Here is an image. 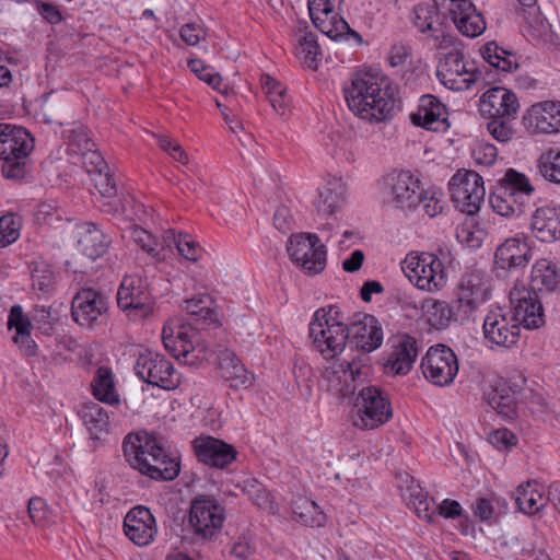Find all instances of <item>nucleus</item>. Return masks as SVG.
<instances>
[{
    "mask_svg": "<svg viewBox=\"0 0 560 560\" xmlns=\"http://www.w3.org/2000/svg\"><path fill=\"white\" fill-rule=\"evenodd\" d=\"M397 86L378 73L355 72L343 94L349 109L369 121H384L399 109Z\"/></svg>",
    "mask_w": 560,
    "mask_h": 560,
    "instance_id": "obj_1",
    "label": "nucleus"
},
{
    "mask_svg": "<svg viewBox=\"0 0 560 560\" xmlns=\"http://www.w3.org/2000/svg\"><path fill=\"white\" fill-rule=\"evenodd\" d=\"M122 450L130 467L153 480H173L179 474L178 458L171 456L162 438L153 433H129L124 439Z\"/></svg>",
    "mask_w": 560,
    "mask_h": 560,
    "instance_id": "obj_2",
    "label": "nucleus"
},
{
    "mask_svg": "<svg viewBox=\"0 0 560 560\" xmlns=\"http://www.w3.org/2000/svg\"><path fill=\"white\" fill-rule=\"evenodd\" d=\"M34 147L35 140L25 128L0 122V172L5 179L26 177Z\"/></svg>",
    "mask_w": 560,
    "mask_h": 560,
    "instance_id": "obj_3",
    "label": "nucleus"
},
{
    "mask_svg": "<svg viewBox=\"0 0 560 560\" xmlns=\"http://www.w3.org/2000/svg\"><path fill=\"white\" fill-rule=\"evenodd\" d=\"M224 508L214 498L199 494L192 499L184 538L192 545H205L221 533Z\"/></svg>",
    "mask_w": 560,
    "mask_h": 560,
    "instance_id": "obj_4",
    "label": "nucleus"
},
{
    "mask_svg": "<svg viewBox=\"0 0 560 560\" xmlns=\"http://www.w3.org/2000/svg\"><path fill=\"white\" fill-rule=\"evenodd\" d=\"M165 349L178 361L197 365L207 358L209 342L198 328L188 324L167 323L162 329Z\"/></svg>",
    "mask_w": 560,
    "mask_h": 560,
    "instance_id": "obj_5",
    "label": "nucleus"
},
{
    "mask_svg": "<svg viewBox=\"0 0 560 560\" xmlns=\"http://www.w3.org/2000/svg\"><path fill=\"white\" fill-rule=\"evenodd\" d=\"M338 311L334 307L319 308L310 323V337L315 348L326 358L332 359L340 354L349 339L348 326L332 315Z\"/></svg>",
    "mask_w": 560,
    "mask_h": 560,
    "instance_id": "obj_6",
    "label": "nucleus"
},
{
    "mask_svg": "<svg viewBox=\"0 0 560 560\" xmlns=\"http://www.w3.org/2000/svg\"><path fill=\"white\" fill-rule=\"evenodd\" d=\"M287 250L293 264L306 275H318L326 268L327 249L315 233L292 235Z\"/></svg>",
    "mask_w": 560,
    "mask_h": 560,
    "instance_id": "obj_7",
    "label": "nucleus"
},
{
    "mask_svg": "<svg viewBox=\"0 0 560 560\" xmlns=\"http://www.w3.org/2000/svg\"><path fill=\"white\" fill-rule=\"evenodd\" d=\"M436 75L443 85L453 91H466L482 78L475 62L458 49L445 54L439 61Z\"/></svg>",
    "mask_w": 560,
    "mask_h": 560,
    "instance_id": "obj_8",
    "label": "nucleus"
},
{
    "mask_svg": "<svg viewBox=\"0 0 560 560\" xmlns=\"http://www.w3.org/2000/svg\"><path fill=\"white\" fill-rule=\"evenodd\" d=\"M387 202L401 211H415L424 197L421 180L409 171L393 172L384 178Z\"/></svg>",
    "mask_w": 560,
    "mask_h": 560,
    "instance_id": "obj_9",
    "label": "nucleus"
},
{
    "mask_svg": "<svg viewBox=\"0 0 560 560\" xmlns=\"http://www.w3.org/2000/svg\"><path fill=\"white\" fill-rule=\"evenodd\" d=\"M117 305L132 319L152 314L154 301L147 280L139 275L125 276L117 292Z\"/></svg>",
    "mask_w": 560,
    "mask_h": 560,
    "instance_id": "obj_10",
    "label": "nucleus"
},
{
    "mask_svg": "<svg viewBox=\"0 0 560 560\" xmlns=\"http://www.w3.org/2000/svg\"><path fill=\"white\" fill-rule=\"evenodd\" d=\"M354 406L358 408V419L354 424L362 429L378 428L393 416L388 397L380 387L374 385L359 389Z\"/></svg>",
    "mask_w": 560,
    "mask_h": 560,
    "instance_id": "obj_11",
    "label": "nucleus"
},
{
    "mask_svg": "<svg viewBox=\"0 0 560 560\" xmlns=\"http://www.w3.org/2000/svg\"><path fill=\"white\" fill-rule=\"evenodd\" d=\"M451 199L464 213H476L486 195L482 177L475 171L458 170L448 182Z\"/></svg>",
    "mask_w": 560,
    "mask_h": 560,
    "instance_id": "obj_12",
    "label": "nucleus"
},
{
    "mask_svg": "<svg viewBox=\"0 0 560 560\" xmlns=\"http://www.w3.org/2000/svg\"><path fill=\"white\" fill-rule=\"evenodd\" d=\"M135 371L143 382L163 389L171 390L179 384V375L172 362L148 349L139 353Z\"/></svg>",
    "mask_w": 560,
    "mask_h": 560,
    "instance_id": "obj_13",
    "label": "nucleus"
},
{
    "mask_svg": "<svg viewBox=\"0 0 560 560\" xmlns=\"http://www.w3.org/2000/svg\"><path fill=\"white\" fill-rule=\"evenodd\" d=\"M362 383L360 366L349 361L329 362L323 370L320 386L327 392L343 398L353 397Z\"/></svg>",
    "mask_w": 560,
    "mask_h": 560,
    "instance_id": "obj_14",
    "label": "nucleus"
},
{
    "mask_svg": "<svg viewBox=\"0 0 560 560\" xmlns=\"http://www.w3.org/2000/svg\"><path fill=\"white\" fill-rule=\"evenodd\" d=\"M458 369L455 352L445 345L430 347L421 360V370L424 377L438 386L452 384Z\"/></svg>",
    "mask_w": 560,
    "mask_h": 560,
    "instance_id": "obj_15",
    "label": "nucleus"
},
{
    "mask_svg": "<svg viewBox=\"0 0 560 560\" xmlns=\"http://www.w3.org/2000/svg\"><path fill=\"white\" fill-rule=\"evenodd\" d=\"M533 258L529 238L525 234L504 240L494 253V270L500 278H506L510 272L524 269Z\"/></svg>",
    "mask_w": 560,
    "mask_h": 560,
    "instance_id": "obj_16",
    "label": "nucleus"
},
{
    "mask_svg": "<svg viewBox=\"0 0 560 560\" xmlns=\"http://www.w3.org/2000/svg\"><path fill=\"white\" fill-rule=\"evenodd\" d=\"M482 331L485 340L491 348H512L518 342L521 336L518 322L501 307L488 312L483 319Z\"/></svg>",
    "mask_w": 560,
    "mask_h": 560,
    "instance_id": "obj_17",
    "label": "nucleus"
},
{
    "mask_svg": "<svg viewBox=\"0 0 560 560\" xmlns=\"http://www.w3.org/2000/svg\"><path fill=\"white\" fill-rule=\"evenodd\" d=\"M485 300L482 278L479 273H465L457 288V296L448 303L453 322H467Z\"/></svg>",
    "mask_w": 560,
    "mask_h": 560,
    "instance_id": "obj_18",
    "label": "nucleus"
},
{
    "mask_svg": "<svg viewBox=\"0 0 560 560\" xmlns=\"http://www.w3.org/2000/svg\"><path fill=\"white\" fill-rule=\"evenodd\" d=\"M410 280L421 290L434 291L442 289L446 283L444 265L433 254H421L405 261L402 267Z\"/></svg>",
    "mask_w": 560,
    "mask_h": 560,
    "instance_id": "obj_19",
    "label": "nucleus"
},
{
    "mask_svg": "<svg viewBox=\"0 0 560 560\" xmlns=\"http://www.w3.org/2000/svg\"><path fill=\"white\" fill-rule=\"evenodd\" d=\"M217 365L221 376L230 382L231 387H248L252 385L254 376L246 370L236 354L223 345H210L207 348V358Z\"/></svg>",
    "mask_w": 560,
    "mask_h": 560,
    "instance_id": "obj_20",
    "label": "nucleus"
},
{
    "mask_svg": "<svg viewBox=\"0 0 560 560\" xmlns=\"http://www.w3.org/2000/svg\"><path fill=\"white\" fill-rule=\"evenodd\" d=\"M107 310V296L91 288L81 289L71 303L72 318L80 326L92 327Z\"/></svg>",
    "mask_w": 560,
    "mask_h": 560,
    "instance_id": "obj_21",
    "label": "nucleus"
},
{
    "mask_svg": "<svg viewBox=\"0 0 560 560\" xmlns=\"http://www.w3.org/2000/svg\"><path fill=\"white\" fill-rule=\"evenodd\" d=\"M419 353L415 337L404 334L392 340L390 351L384 363V372L388 375H407L413 366Z\"/></svg>",
    "mask_w": 560,
    "mask_h": 560,
    "instance_id": "obj_22",
    "label": "nucleus"
},
{
    "mask_svg": "<svg viewBox=\"0 0 560 560\" xmlns=\"http://www.w3.org/2000/svg\"><path fill=\"white\" fill-rule=\"evenodd\" d=\"M124 533L139 547L150 545L158 534L156 521L150 509L144 505L130 509L124 518Z\"/></svg>",
    "mask_w": 560,
    "mask_h": 560,
    "instance_id": "obj_23",
    "label": "nucleus"
},
{
    "mask_svg": "<svg viewBox=\"0 0 560 560\" xmlns=\"http://www.w3.org/2000/svg\"><path fill=\"white\" fill-rule=\"evenodd\" d=\"M523 124L533 133H559L560 101H544L533 104L524 114Z\"/></svg>",
    "mask_w": 560,
    "mask_h": 560,
    "instance_id": "obj_24",
    "label": "nucleus"
},
{
    "mask_svg": "<svg viewBox=\"0 0 560 560\" xmlns=\"http://www.w3.org/2000/svg\"><path fill=\"white\" fill-rule=\"evenodd\" d=\"M192 446L198 460L214 468L228 467L237 456V451L232 444L210 435L195 439Z\"/></svg>",
    "mask_w": 560,
    "mask_h": 560,
    "instance_id": "obj_25",
    "label": "nucleus"
},
{
    "mask_svg": "<svg viewBox=\"0 0 560 560\" xmlns=\"http://www.w3.org/2000/svg\"><path fill=\"white\" fill-rule=\"evenodd\" d=\"M513 316L527 329H537L545 324V314L541 302L534 290H514L510 293Z\"/></svg>",
    "mask_w": 560,
    "mask_h": 560,
    "instance_id": "obj_26",
    "label": "nucleus"
},
{
    "mask_svg": "<svg viewBox=\"0 0 560 560\" xmlns=\"http://www.w3.org/2000/svg\"><path fill=\"white\" fill-rule=\"evenodd\" d=\"M480 110L489 118L516 119L520 103L516 94L503 86H493L480 97Z\"/></svg>",
    "mask_w": 560,
    "mask_h": 560,
    "instance_id": "obj_27",
    "label": "nucleus"
},
{
    "mask_svg": "<svg viewBox=\"0 0 560 560\" xmlns=\"http://www.w3.org/2000/svg\"><path fill=\"white\" fill-rule=\"evenodd\" d=\"M439 9L434 3H419L413 8L411 21L420 33H431V37L438 42V48L444 49L453 44V38L444 32V21L440 19Z\"/></svg>",
    "mask_w": 560,
    "mask_h": 560,
    "instance_id": "obj_28",
    "label": "nucleus"
},
{
    "mask_svg": "<svg viewBox=\"0 0 560 560\" xmlns=\"http://www.w3.org/2000/svg\"><path fill=\"white\" fill-rule=\"evenodd\" d=\"M349 339L357 349L371 352L383 342L382 327L373 315L365 314L361 320L348 326Z\"/></svg>",
    "mask_w": 560,
    "mask_h": 560,
    "instance_id": "obj_29",
    "label": "nucleus"
},
{
    "mask_svg": "<svg viewBox=\"0 0 560 560\" xmlns=\"http://www.w3.org/2000/svg\"><path fill=\"white\" fill-rule=\"evenodd\" d=\"M410 119L416 126L438 130L447 121L446 107L436 96L425 94L420 97L418 108L410 115Z\"/></svg>",
    "mask_w": 560,
    "mask_h": 560,
    "instance_id": "obj_30",
    "label": "nucleus"
},
{
    "mask_svg": "<svg viewBox=\"0 0 560 560\" xmlns=\"http://www.w3.org/2000/svg\"><path fill=\"white\" fill-rule=\"evenodd\" d=\"M530 229L540 242L552 243L560 240V207L538 208L532 215Z\"/></svg>",
    "mask_w": 560,
    "mask_h": 560,
    "instance_id": "obj_31",
    "label": "nucleus"
},
{
    "mask_svg": "<svg viewBox=\"0 0 560 560\" xmlns=\"http://www.w3.org/2000/svg\"><path fill=\"white\" fill-rule=\"evenodd\" d=\"M457 30L467 37H477L486 30V22L471 0H462L456 9H448Z\"/></svg>",
    "mask_w": 560,
    "mask_h": 560,
    "instance_id": "obj_32",
    "label": "nucleus"
},
{
    "mask_svg": "<svg viewBox=\"0 0 560 560\" xmlns=\"http://www.w3.org/2000/svg\"><path fill=\"white\" fill-rule=\"evenodd\" d=\"M346 194L347 187L342 178L329 176L314 202L317 213L324 218L334 214L345 202Z\"/></svg>",
    "mask_w": 560,
    "mask_h": 560,
    "instance_id": "obj_33",
    "label": "nucleus"
},
{
    "mask_svg": "<svg viewBox=\"0 0 560 560\" xmlns=\"http://www.w3.org/2000/svg\"><path fill=\"white\" fill-rule=\"evenodd\" d=\"M78 416L90 433L91 439L100 440L109 431V415L97 402L89 401L80 406Z\"/></svg>",
    "mask_w": 560,
    "mask_h": 560,
    "instance_id": "obj_34",
    "label": "nucleus"
},
{
    "mask_svg": "<svg viewBox=\"0 0 560 560\" xmlns=\"http://www.w3.org/2000/svg\"><path fill=\"white\" fill-rule=\"evenodd\" d=\"M110 238L105 235L95 224L85 223L81 228L78 240V247L88 258L95 260L106 254Z\"/></svg>",
    "mask_w": 560,
    "mask_h": 560,
    "instance_id": "obj_35",
    "label": "nucleus"
},
{
    "mask_svg": "<svg viewBox=\"0 0 560 560\" xmlns=\"http://www.w3.org/2000/svg\"><path fill=\"white\" fill-rule=\"evenodd\" d=\"M312 21L322 33L331 39L339 40L353 38L357 44L362 43V36L349 26L348 22L340 13L323 16L315 15Z\"/></svg>",
    "mask_w": 560,
    "mask_h": 560,
    "instance_id": "obj_36",
    "label": "nucleus"
},
{
    "mask_svg": "<svg viewBox=\"0 0 560 560\" xmlns=\"http://www.w3.org/2000/svg\"><path fill=\"white\" fill-rule=\"evenodd\" d=\"M92 394L101 402L117 406L120 402L119 394L114 382L113 371L107 366H100L91 383Z\"/></svg>",
    "mask_w": 560,
    "mask_h": 560,
    "instance_id": "obj_37",
    "label": "nucleus"
},
{
    "mask_svg": "<svg viewBox=\"0 0 560 560\" xmlns=\"http://www.w3.org/2000/svg\"><path fill=\"white\" fill-rule=\"evenodd\" d=\"M560 284V273L558 272L557 265L551 260L541 258L538 259L532 268L530 285L532 290L553 291Z\"/></svg>",
    "mask_w": 560,
    "mask_h": 560,
    "instance_id": "obj_38",
    "label": "nucleus"
},
{
    "mask_svg": "<svg viewBox=\"0 0 560 560\" xmlns=\"http://www.w3.org/2000/svg\"><path fill=\"white\" fill-rule=\"evenodd\" d=\"M298 45L295 47V55L308 69H317V57L320 49L316 39V35L307 30V26L299 27L296 33Z\"/></svg>",
    "mask_w": 560,
    "mask_h": 560,
    "instance_id": "obj_39",
    "label": "nucleus"
},
{
    "mask_svg": "<svg viewBox=\"0 0 560 560\" xmlns=\"http://www.w3.org/2000/svg\"><path fill=\"white\" fill-rule=\"evenodd\" d=\"M182 308L202 324H218V313L211 295L203 293L183 302Z\"/></svg>",
    "mask_w": 560,
    "mask_h": 560,
    "instance_id": "obj_40",
    "label": "nucleus"
},
{
    "mask_svg": "<svg viewBox=\"0 0 560 560\" xmlns=\"http://www.w3.org/2000/svg\"><path fill=\"white\" fill-rule=\"evenodd\" d=\"M489 406L506 419L516 416L515 393L505 383L495 386L487 396Z\"/></svg>",
    "mask_w": 560,
    "mask_h": 560,
    "instance_id": "obj_41",
    "label": "nucleus"
},
{
    "mask_svg": "<svg viewBox=\"0 0 560 560\" xmlns=\"http://www.w3.org/2000/svg\"><path fill=\"white\" fill-rule=\"evenodd\" d=\"M489 199L493 211L502 217L520 215L524 212L525 200L518 199L498 185Z\"/></svg>",
    "mask_w": 560,
    "mask_h": 560,
    "instance_id": "obj_42",
    "label": "nucleus"
},
{
    "mask_svg": "<svg viewBox=\"0 0 560 560\" xmlns=\"http://www.w3.org/2000/svg\"><path fill=\"white\" fill-rule=\"evenodd\" d=\"M482 58L492 67L503 72H511L517 68V59L514 52L500 47L494 42H489L480 48Z\"/></svg>",
    "mask_w": 560,
    "mask_h": 560,
    "instance_id": "obj_43",
    "label": "nucleus"
},
{
    "mask_svg": "<svg viewBox=\"0 0 560 560\" xmlns=\"http://www.w3.org/2000/svg\"><path fill=\"white\" fill-rule=\"evenodd\" d=\"M498 186L505 188L508 192H512L521 200H525L534 192V187L528 177L514 170H506L504 176L499 179Z\"/></svg>",
    "mask_w": 560,
    "mask_h": 560,
    "instance_id": "obj_44",
    "label": "nucleus"
},
{
    "mask_svg": "<svg viewBox=\"0 0 560 560\" xmlns=\"http://www.w3.org/2000/svg\"><path fill=\"white\" fill-rule=\"evenodd\" d=\"M515 502L518 509L526 514L539 512L546 505V499L532 483L520 485L516 489Z\"/></svg>",
    "mask_w": 560,
    "mask_h": 560,
    "instance_id": "obj_45",
    "label": "nucleus"
},
{
    "mask_svg": "<svg viewBox=\"0 0 560 560\" xmlns=\"http://www.w3.org/2000/svg\"><path fill=\"white\" fill-rule=\"evenodd\" d=\"M293 514L298 522L310 527H320L326 523V515L320 508L311 500H300L293 508Z\"/></svg>",
    "mask_w": 560,
    "mask_h": 560,
    "instance_id": "obj_46",
    "label": "nucleus"
},
{
    "mask_svg": "<svg viewBox=\"0 0 560 560\" xmlns=\"http://www.w3.org/2000/svg\"><path fill=\"white\" fill-rule=\"evenodd\" d=\"M33 288L42 292H48L55 282V272L48 262L44 260L33 261L30 266Z\"/></svg>",
    "mask_w": 560,
    "mask_h": 560,
    "instance_id": "obj_47",
    "label": "nucleus"
},
{
    "mask_svg": "<svg viewBox=\"0 0 560 560\" xmlns=\"http://www.w3.org/2000/svg\"><path fill=\"white\" fill-rule=\"evenodd\" d=\"M65 218V211L55 201H43L37 205L34 220L37 224L56 226Z\"/></svg>",
    "mask_w": 560,
    "mask_h": 560,
    "instance_id": "obj_48",
    "label": "nucleus"
},
{
    "mask_svg": "<svg viewBox=\"0 0 560 560\" xmlns=\"http://www.w3.org/2000/svg\"><path fill=\"white\" fill-rule=\"evenodd\" d=\"M65 137L71 150L78 153H86V151H93V148H95V142L90 137L89 129L82 125L66 130Z\"/></svg>",
    "mask_w": 560,
    "mask_h": 560,
    "instance_id": "obj_49",
    "label": "nucleus"
},
{
    "mask_svg": "<svg viewBox=\"0 0 560 560\" xmlns=\"http://www.w3.org/2000/svg\"><path fill=\"white\" fill-rule=\"evenodd\" d=\"M538 170L545 179L560 185V151L544 153L538 161Z\"/></svg>",
    "mask_w": 560,
    "mask_h": 560,
    "instance_id": "obj_50",
    "label": "nucleus"
},
{
    "mask_svg": "<svg viewBox=\"0 0 560 560\" xmlns=\"http://www.w3.org/2000/svg\"><path fill=\"white\" fill-rule=\"evenodd\" d=\"M188 68L194 72L200 80L212 86L214 90L225 94L226 88L220 89L222 78L218 72H213L212 68L206 65L201 59H190L188 61Z\"/></svg>",
    "mask_w": 560,
    "mask_h": 560,
    "instance_id": "obj_51",
    "label": "nucleus"
},
{
    "mask_svg": "<svg viewBox=\"0 0 560 560\" xmlns=\"http://www.w3.org/2000/svg\"><path fill=\"white\" fill-rule=\"evenodd\" d=\"M21 220L14 214L0 218V248L14 243L20 236Z\"/></svg>",
    "mask_w": 560,
    "mask_h": 560,
    "instance_id": "obj_52",
    "label": "nucleus"
},
{
    "mask_svg": "<svg viewBox=\"0 0 560 560\" xmlns=\"http://www.w3.org/2000/svg\"><path fill=\"white\" fill-rule=\"evenodd\" d=\"M525 31L529 36H532L536 40L544 43L552 42L553 33L551 31L550 24L546 19L541 18L538 13H535L532 20L527 21Z\"/></svg>",
    "mask_w": 560,
    "mask_h": 560,
    "instance_id": "obj_53",
    "label": "nucleus"
},
{
    "mask_svg": "<svg viewBox=\"0 0 560 560\" xmlns=\"http://www.w3.org/2000/svg\"><path fill=\"white\" fill-rule=\"evenodd\" d=\"M431 501L428 493L423 492L421 488L415 489L410 492L409 505L413 508L416 514L427 521L433 522V511L431 510Z\"/></svg>",
    "mask_w": 560,
    "mask_h": 560,
    "instance_id": "obj_54",
    "label": "nucleus"
},
{
    "mask_svg": "<svg viewBox=\"0 0 560 560\" xmlns=\"http://www.w3.org/2000/svg\"><path fill=\"white\" fill-rule=\"evenodd\" d=\"M513 120L514 119L489 118L487 130L497 141L509 142L515 133L512 125Z\"/></svg>",
    "mask_w": 560,
    "mask_h": 560,
    "instance_id": "obj_55",
    "label": "nucleus"
},
{
    "mask_svg": "<svg viewBox=\"0 0 560 560\" xmlns=\"http://www.w3.org/2000/svg\"><path fill=\"white\" fill-rule=\"evenodd\" d=\"M8 327L9 329H14L15 334L13 337L25 336V334L31 332L32 330V322L27 316L24 315L22 306L14 305L11 307L9 318H8Z\"/></svg>",
    "mask_w": 560,
    "mask_h": 560,
    "instance_id": "obj_56",
    "label": "nucleus"
},
{
    "mask_svg": "<svg viewBox=\"0 0 560 560\" xmlns=\"http://www.w3.org/2000/svg\"><path fill=\"white\" fill-rule=\"evenodd\" d=\"M345 0H308L311 19L327 14L341 13Z\"/></svg>",
    "mask_w": 560,
    "mask_h": 560,
    "instance_id": "obj_57",
    "label": "nucleus"
},
{
    "mask_svg": "<svg viewBox=\"0 0 560 560\" xmlns=\"http://www.w3.org/2000/svg\"><path fill=\"white\" fill-rule=\"evenodd\" d=\"M176 247L182 256L190 261H197L201 255V247L188 234L179 233L176 238Z\"/></svg>",
    "mask_w": 560,
    "mask_h": 560,
    "instance_id": "obj_58",
    "label": "nucleus"
},
{
    "mask_svg": "<svg viewBox=\"0 0 560 560\" xmlns=\"http://www.w3.org/2000/svg\"><path fill=\"white\" fill-rule=\"evenodd\" d=\"M107 171H100L93 174V182L101 196L112 198L117 195V187L114 178Z\"/></svg>",
    "mask_w": 560,
    "mask_h": 560,
    "instance_id": "obj_59",
    "label": "nucleus"
},
{
    "mask_svg": "<svg viewBox=\"0 0 560 560\" xmlns=\"http://www.w3.org/2000/svg\"><path fill=\"white\" fill-rule=\"evenodd\" d=\"M133 240L141 247V249L152 257H158L160 253V244L156 238L143 229H136L133 231Z\"/></svg>",
    "mask_w": 560,
    "mask_h": 560,
    "instance_id": "obj_60",
    "label": "nucleus"
},
{
    "mask_svg": "<svg viewBox=\"0 0 560 560\" xmlns=\"http://www.w3.org/2000/svg\"><path fill=\"white\" fill-rule=\"evenodd\" d=\"M412 49L402 42L394 43L388 51L387 60L390 67L397 68L404 66L411 57Z\"/></svg>",
    "mask_w": 560,
    "mask_h": 560,
    "instance_id": "obj_61",
    "label": "nucleus"
},
{
    "mask_svg": "<svg viewBox=\"0 0 560 560\" xmlns=\"http://www.w3.org/2000/svg\"><path fill=\"white\" fill-rule=\"evenodd\" d=\"M471 156L476 164L489 166L497 161L498 150L492 143H480L472 150Z\"/></svg>",
    "mask_w": 560,
    "mask_h": 560,
    "instance_id": "obj_62",
    "label": "nucleus"
},
{
    "mask_svg": "<svg viewBox=\"0 0 560 560\" xmlns=\"http://www.w3.org/2000/svg\"><path fill=\"white\" fill-rule=\"evenodd\" d=\"M442 195L435 191L429 192L424 189V197L421 201L424 212L430 217L434 218L438 214L443 213L446 203L442 200Z\"/></svg>",
    "mask_w": 560,
    "mask_h": 560,
    "instance_id": "obj_63",
    "label": "nucleus"
},
{
    "mask_svg": "<svg viewBox=\"0 0 560 560\" xmlns=\"http://www.w3.org/2000/svg\"><path fill=\"white\" fill-rule=\"evenodd\" d=\"M180 38L189 46H196L206 38L207 32L197 23H187L180 27Z\"/></svg>",
    "mask_w": 560,
    "mask_h": 560,
    "instance_id": "obj_64",
    "label": "nucleus"
}]
</instances>
